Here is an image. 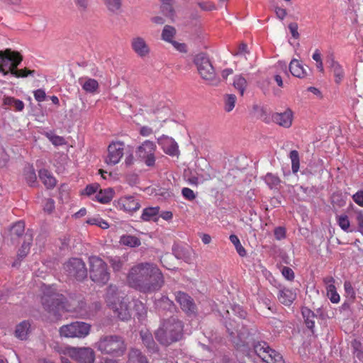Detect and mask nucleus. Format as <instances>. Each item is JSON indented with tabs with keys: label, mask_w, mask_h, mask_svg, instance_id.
Returning <instances> with one entry per match:
<instances>
[{
	"label": "nucleus",
	"mask_w": 363,
	"mask_h": 363,
	"mask_svg": "<svg viewBox=\"0 0 363 363\" xmlns=\"http://www.w3.org/2000/svg\"><path fill=\"white\" fill-rule=\"evenodd\" d=\"M194 63L197 67L201 77L211 84H216L218 80L216 79L214 68L209 58L203 53L195 56Z\"/></svg>",
	"instance_id": "8"
},
{
	"label": "nucleus",
	"mask_w": 363,
	"mask_h": 363,
	"mask_svg": "<svg viewBox=\"0 0 363 363\" xmlns=\"http://www.w3.org/2000/svg\"><path fill=\"white\" fill-rule=\"evenodd\" d=\"M91 325L84 322L76 321L64 325L59 329L60 335L66 338H84L90 333Z\"/></svg>",
	"instance_id": "6"
},
{
	"label": "nucleus",
	"mask_w": 363,
	"mask_h": 363,
	"mask_svg": "<svg viewBox=\"0 0 363 363\" xmlns=\"http://www.w3.org/2000/svg\"><path fill=\"white\" fill-rule=\"evenodd\" d=\"M176 301L186 313L189 315L195 313L196 306L192 298L189 295L184 292L179 291L176 294Z\"/></svg>",
	"instance_id": "18"
},
{
	"label": "nucleus",
	"mask_w": 363,
	"mask_h": 363,
	"mask_svg": "<svg viewBox=\"0 0 363 363\" xmlns=\"http://www.w3.org/2000/svg\"><path fill=\"white\" fill-rule=\"evenodd\" d=\"M119 242L121 245L128 247H136L141 245L140 240L138 237L131 235L121 236Z\"/></svg>",
	"instance_id": "30"
},
{
	"label": "nucleus",
	"mask_w": 363,
	"mask_h": 363,
	"mask_svg": "<svg viewBox=\"0 0 363 363\" xmlns=\"http://www.w3.org/2000/svg\"><path fill=\"white\" fill-rule=\"evenodd\" d=\"M55 208V202L52 199H49L45 201L44 210L48 213H51Z\"/></svg>",
	"instance_id": "64"
},
{
	"label": "nucleus",
	"mask_w": 363,
	"mask_h": 363,
	"mask_svg": "<svg viewBox=\"0 0 363 363\" xmlns=\"http://www.w3.org/2000/svg\"><path fill=\"white\" fill-rule=\"evenodd\" d=\"M233 86L241 96H243L247 86V82L242 75H236L234 77Z\"/></svg>",
	"instance_id": "36"
},
{
	"label": "nucleus",
	"mask_w": 363,
	"mask_h": 363,
	"mask_svg": "<svg viewBox=\"0 0 363 363\" xmlns=\"http://www.w3.org/2000/svg\"><path fill=\"white\" fill-rule=\"evenodd\" d=\"M35 99L38 102L44 101L46 98V94L42 89H37L33 91Z\"/></svg>",
	"instance_id": "54"
},
{
	"label": "nucleus",
	"mask_w": 363,
	"mask_h": 363,
	"mask_svg": "<svg viewBox=\"0 0 363 363\" xmlns=\"http://www.w3.org/2000/svg\"><path fill=\"white\" fill-rule=\"evenodd\" d=\"M46 136L55 146L62 145L65 143V139L61 136L55 135L52 133H47Z\"/></svg>",
	"instance_id": "49"
},
{
	"label": "nucleus",
	"mask_w": 363,
	"mask_h": 363,
	"mask_svg": "<svg viewBox=\"0 0 363 363\" xmlns=\"http://www.w3.org/2000/svg\"><path fill=\"white\" fill-rule=\"evenodd\" d=\"M175 35L176 29L171 26L166 25L162 31L161 37L164 41L172 43Z\"/></svg>",
	"instance_id": "38"
},
{
	"label": "nucleus",
	"mask_w": 363,
	"mask_h": 363,
	"mask_svg": "<svg viewBox=\"0 0 363 363\" xmlns=\"http://www.w3.org/2000/svg\"><path fill=\"white\" fill-rule=\"evenodd\" d=\"M324 283L326 284L327 296L333 303H337L340 302V297L336 291L334 285L335 280L332 277H326L324 279Z\"/></svg>",
	"instance_id": "21"
},
{
	"label": "nucleus",
	"mask_w": 363,
	"mask_h": 363,
	"mask_svg": "<svg viewBox=\"0 0 363 363\" xmlns=\"http://www.w3.org/2000/svg\"><path fill=\"white\" fill-rule=\"evenodd\" d=\"M127 281L132 288L143 293H152L162 288L164 277L155 264L145 262L138 264L130 269Z\"/></svg>",
	"instance_id": "1"
},
{
	"label": "nucleus",
	"mask_w": 363,
	"mask_h": 363,
	"mask_svg": "<svg viewBox=\"0 0 363 363\" xmlns=\"http://www.w3.org/2000/svg\"><path fill=\"white\" fill-rule=\"evenodd\" d=\"M296 298V293L294 290L283 288L279 290L278 294L279 301L286 305H291Z\"/></svg>",
	"instance_id": "24"
},
{
	"label": "nucleus",
	"mask_w": 363,
	"mask_h": 363,
	"mask_svg": "<svg viewBox=\"0 0 363 363\" xmlns=\"http://www.w3.org/2000/svg\"><path fill=\"white\" fill-rule=\"evenodd\" d=\"M354 201L360 206H363V191L357 192L353 195Z\"/></svg>",
	"instance_id": "61"
},
{
	"label": "nucleus",
	"mask_w": 363,
	"mask_h": 363,
	"mask_svg": "<svg viewBox=\"0 0 363 363\" xmlns=\"http://www.w3.org/2000/svg\"><path fill=\"white\" fill-rule=\"evenodd\" d=\"M289 158L291 162L292 172L296 174L298 172L300 167V160L298 151L291 150L289 153Z\"/></svg>",
	"instance_id": "40"
},
{
	"label": "nucleus",
	"mask_w": 363,
	"mask_h": 363,
	"mask_svg": "<svg viewBox=\"0 0 363 363\" xmlns=\"http://www.w3.org/2000/svg\"><path fill=\"white\" fill-rule=\"evenodd\" d=\"M140 336H141L143 343L146 345L147 347H148L150 349L154 348L155 342H154L152 335L149 332L142 331L140 333Z\"/></svg>",
	"instance_id": "43"
},
{
	"label": "nucleus",
	"mask_w": 363,
	"mask_h": 363,
	"mask_svg": "<svg viewBox=\"0 0 363 363\" xmlns=\"http://www.w3.org/2000/svg\"><path fill=\"white\" fill-rule=\"evenodd\" d=\"M281 273L284 278L289 281H292L294 279V271L288 267H284L281 270Z\"/></svg>",
	"instance_id": "53"
},
{
	"label": "nucleus",
	"mask_w": 363,
	"mask_h": 363,
	"mask_svg": "<svg viewBox=\"0 0 363 363\" xmlns=\"http://www.w3.org/2000/svg\"><path fill=\"white\" fill-rule=\"evenodd\" d=\"M28 240H29V242H23L18 252V257L19 259H23V258L26 257L27 256V255L29 253L31 238H29Z\"/></svg>",
	"instance_id": "47"
},
{
	"label": "nucleus",
	"mask_w": 363,
	"mask_h": 363,
	"mask_svg": "<svg viewBox=\"0 0 363 363\" xmlns=\"http://www.w3.org/2000/svg\"><path fill=\"white\" fill-rule=\"evenodd\" d=\"M329 67L335 77L336 83H340L344 77V72L341 65L336 62L333 57L328 60Z\"/></svg>",
	"instance_id": "26"
},
{
	"label": "nucleus",
	"mask_w": 363,
	"mask_h": 363,
	"mask_svg": "<svg viewBox=\"0 0 363 363\" xmlns=\"http://www.w3.org/2000/svg\"><path fill=\"white\" fill-rule=\"evenodd\" d=\"M183 323L176 317L164 320L155 333L156 339L162 345L179 340L183 334Z\"/></svg>",
	"instance_id": "2"
},
{
	"label": "nucleus",
	"mask_w": 363,
	"mask_h": 363,
	"mask_svg": "<svg viewBox=\"0 0 363 363\" xmlns=\"http://www.w3.org/2000/svg\"><path fill=\"white\" fill-rule=\"evenodd\" d=\"M25 225L23 221L16 223L11 228V233L16 237H20L24 233Z\"/></svg>",
	"instance_id": "44"
},
{
	"label": "nucleus",
	"mask_w": 363,
	"mask_h": 363,
	"mask_svg": "<svg viewBox=\"0 0 363 363\" xmlns=\"http://www.w3.org/2000/svg\"><path fill=\"white\" fill-rule=\"evenodd\" d=\"M344 288L347 296H350L352 298L354 297L355 293L353 289V287L350 281H345L344 284Z\"/></svg>",
	"instance_id": "60"
},
{
	"label": "nucleus",
	"mask_w": 363,
	"mask_h": 363,
	"mask_svg": "<svg viewBox=\"0 0 363 363\" xmlns=\"http://www.w3.org/2000/svg\"><path fill=\"white\" fill-rule=\"evenodd\" d=\"M30 324L28 321H23L16 325L15 335L20 340H26L30 331Z\"/></svg>",
	"instance_id": "29"
},
{
	"label": "nucleus",
	"mask_w": 363,
	"mask_h": 363,
	"mask_svg": "<svg viewBox=\"0 0 363 363\" xmlns=\"http://www.w3.org/2000/svg\"><path fill=\"white\" fill-rule=\"evenodd\" d=\"M2 107L8 108H13L16 111H21L24 108V103L11 96H4L2 98Z\"/></svg>",
	"instance_id": "22"
},
{
	"label": "nucleus",
	"mask_w": 363,
	"mask_h": 363,
	"mask_svg": "<svg viewBox=\"0 0 363 363\" xmlns=\"http://www.w3.org/2000/svg\"><path fill=\"white\" fill-rule=\"evenodd\" d=\"M130 46L133 51L140 57H146L150 53V48L145 38L135 35L130 40Z\"/></svg>",
	"instance_id": "16"
},
{
	"label": "nucleus",
	"mask_w": 363,
	"mask_h": 363,
	"mask_svg": "<svg viewBox=\"0 0 363 363\" xmlns=\"http://www.w3.org/2000/svg\"><path fill=\"white\" fill-rule=\"evenodd\" d=\"M160 211L159 207H148L145 208L143 211L141 215V219L144 221H150L152 220H156Z\"/></svg>",
	"instance_id": "33"
},
{
	"label": "nucleus",
	"mask_w": 363,
	"mask_h": 363,
	"mask_svg": "<svg viewBox=\"0 0 363 363\" xmlns=\"http://www.w3.org/2000/svg\"><path fill=\"white\" fill-rule=\"evenodd\" d=\"M158 144L166 154L170 156L179 155L178 145L173 138L163 135L158 138Z\"/></svg>",
	"instance_id": "19"
},
{
	"label": "nucleus",
	"mask_w": 363,
	"mask_h": 363,
	"mask_svg": "<svg viewBox=\"0 0 363 363\" xmlns=\"http://www.w3.org/2000/svg\"><path fill=\"white\" fill-rule=\"evenodd\" d=\"M286 231L285 229L282 227H278L274 230V236L277 240H281L285 238Z\"/></svg>",
	"instance_id": "59"
},
{
	"label": "nucleus",
	"mask_w": 363,
	"mask_h": 363,
	"mask_svg": "<svg viewBox=\"0 0 363 363\" xmlns=\"http://www.w3.org/2000/svg\"><path fill=\"white\" fill-rule=\"evenodd\" d=\"M128 363H149L147 357L137 349H132L128 354Z\"/></svg>",
	"instance_id": "31"
},
{
	"label": "nucleus",
	"mask_w": 363,
	"mask_h": 363,
	"mask_svg": "<svg viewBox=\"0 0 363 363\" xmlns=\"http://www.w3.org/2000/svg\"><path fill=\"white\" fill-rule=\"evenodd\" d=\"M78 82L82 87L83 90L88 93H95L99 89L98 82L96 79L88 77L79 78Z\"/></svg>",
	"instance_id": "23"
},
{
	"label": "nucleus",
	"mask_w": 363,
	"mask_h": 363,
	"mask_svg": "<svg viewBox=\"0 0 363 363\" xmlns=\"http://www.w3.org/2000/svg\"><path fill=\"white\" fill-rule=\"evenodd\" d=\"M23 175L27 183L30 186H33L37 179L34 169L32 167L25 168Z\"/></svg>",
	"instance_id": "41"
},
{
	"label": "nucleus",
	"mask_w": 363,
	"mask_h": 363,
	"mask_svg": "<svg viewBox=\"0 0 363 363\" xmlns=\"http://www.w3.org/2000/svg\"><path fill=\"white\" fill-rule=\"evenodd\" d=\"M89 264L92 281L99 284H105L109 279L106 263L99 257L92 256L89 258Z\"/></svg>",
	"instance_id": "7"
},
{
	"label": "nucleus",
	"mask_w": 363,
	"mask_h": 363,
	"mask_svg": "<svg viewBox=\"0 0 363 363\" xmlns=\"http://www.w3.org/2000/svg\"><path fill=\"white\" fill-rule=\"evenodd\" d=\"M155 305L158 310L172 311L174 309L173 302L165 296H162L160 299L156 300Z\"/></svg>",
	"instance_id": "32"
},
{
	"label": "nucleus",
	"mask_w": 363,
	"mask_h": 363,
	"mask_svg": "<svg viewBox=\"0 0 363 363\" xmlns=\"http://www.w3.org/2000/svg\"><path fill=\"white\" fill-rule=\"evenodd\" d=\"M185 251H186L185 249H184L183 247H181L178 245H174L172 247L173 254H174V257L178 259H180L181 258H184L183 255H184Z\"/></svg>",
	"instance_id": "55"
},
{
	"label": "nucleus",
	"mask_w": 363,
	"mask_h": 363,
	"mask_svg": "<svg viewBox=\"0 0 363 363\" xmlns=\"http://www.w3.org/2000/svg\"><path fill=\"white\" fill-rule=\"evenodd\" d=\"M264 181L271 189L277 186L280 182L278 177L271 173H268L266 174V176L264 177Z\"/></svg>",
	"instance_id": "46"
},
{
	"label": "nucleus",
	"mask_w": 363,
	"mask_h": 363,
	"mask_svg": "<svg viewBox=\"0 0 363 363\" xmlns=\"http://www.w3.org/2000/svg\"><path fill=\"white\" fill-rule=\"evenodd\" d=\"M303 317L305 320V323L308 328L312 330L315 326V318L314 313L308 308L303 307L301 310Z\"/></svg>",
	"instance_id": "35"
},
{
	"label": "nucleus",
	"mask_w": 363,
	"mask_h": 363,
	"mask_svg": "<svg viewBox=\"0 0 363 363\" xmlns=\"http://www.w3.org/2000/svg\"><path fill=\"white\" fill-rule=\"evenodd\" d=\"M156 148L154 142L147 140L137 148L136 155L147 166L152 167L155 162V153Z\"/></svg>",
	"instance_id": "13"
},
{
	"label": "nucleus",
	"mask_w": 363,
	"mask_h": 363,
	"mask_svg": "<svg viewBox=\"0 0 363 363\" xmlns=\"http://www.w3.org/2000/svg\"><path fill=\"white\" fill-rule=\"evenodd\" d=\"M125 262V259L120 257H113L109 259V262L111 263L113 270L119 271Z\"/></svg>",
	"instance_id": "45"
},
{
	"label": "nucleus",
	"mask_w": 363,
	"mask_h": 363,
	"mask_svg": "<svg viewBox=\"0 0 363 363\" xmlns=\"http://www.w3.org/2000/svg\"><path fill=\"white\" fill-rule=\"evenodd\" d=\"M354 213L356 214L355 220L358 226L356 231H359L363 235V211L357 209L354 211Z\"/></svg>",
	"instance_id": "48"
},
{
	"label": "nucleus",
	"mask_w": 363,
	"mask_h": 363,
	"mask_svg": "<svg viewBox=\"0 0 363 363\" xmlns=\"http://www.w3.org/2000/svg\"><path fill=\"white\" fill-rule=\"evenodd\" d=\"M9 161V156L5 150L0 147V167L6 166Z\"/></svg>",
	"instance_id": "57"
},
{
	"label": "nucleus",
	"mask_w": 363,
	"mask_h": 363,
	"mask_svg": "<svg viewBox=\"0 0 363 363\" xmlns=\"http://www.w3.org/2000/svg\"><path fill=\"white\" fill-rule=\"evenodd\" d=\"M236 96L234 94H226L224 98V108L225 111L230 112L231 111L236 103Z\"/></svg>",
	"instance_id": "42"
},
{
	"label": "nucleus",
	"mask_w": 363,
	"mask_h": 363,
	"mask_svg": "<svg viewBox=\"0 0 363 363\" xmlns=\"http://www.w3.org/2000/svg\"><path fill=\"white\" fill-rule=\"evenodd\" d=\"M182 193L183 196L189 201L194 200L196 197L194 191L189 188H186V187L183 188Z\"/></svg>",
	"instance_id": "56"
},
{
	"label": "nucleus",
	"mask_w": 363,
	"mask_h": 363,
	"mask_svg": "<svg viewBox=\"0 0 363 363\" xmlns=\"http://www.w3.org/2000/svg\"><path fill=\"white\" fill-rule=\"evenodd\" d=\"M232 310L240 318H244L246 315V312L238 305L234 306Z\"/></svg>",
	"instance_id": "62"
},
{
	"label": "nucleus",
	"mask_w": 363,
	"mask_h": 363,
	"mask_svg": "<svg viewBox=\"0 0 363 363\" xmlns=\"http://www.w3.org/2000/svg\"><path fill=\"white\" fill-rule=\"evenodd\" d=\"M39 177L47 188H53L56 184V179L52 173L43 169L39 171Z\"/></svg>",
	"instance_id": "28"
},
{
	"label": "nucleus",
	"mask_w": 363,
	"mask_h": 363,
	"mask_svg": "<svg viewBox=\"0 0 363 363\" xmlns=\"http://www.w3.org/2000/svg\"><path fill=\"white\" fill-rule=\"evenodd\" d=\"M33 73H34V70H29L27 69L18 70L16 68V69H14L13 72H11V75H13L16 77H28V75H33Z\"/></svg>",
	"instance_id": "51"
},
{
	"label": "nucleus",
	"mask_w": 363,
	"mask_h": 363,
	"mask_svg": "<svg viewBox=\"0 0 363 363\" xmlns=\"http://www.w3.org/2000/svg\"><path fill=\"white\" fill-rule=\"evenodd\" d=\"M289 29L294 38L298 39L299 38V33L298 32V24L296 23H291L289 25Z\"/></svg>",
	"instance_id": "58"
},
{
	"label": "nucleus",
	"mask_w": 363,
	"mask_h": 363,
	"mask_svg": "<svg viewBox=\"0 0 363 363\" xmlns=\"http://www.w3.org/2000/svg\"><path fill=\"white\" fill-rule=\"evenodd\" d=\"M64 354L79 363H94L95 352L91 347H67Z\"/></svg>",
	"instance_id": "9"
},
{
	"label": "nucleus",
	"mask_w": 363,
	"mask_h": 363,
	"mask_svg": "<svg viewBox=\"0 0 363 363\" xmlns=\"http://www.w3.org/2000/svg\"><path fill=\"white\" fill-rule=\"evenodd\" d=\"M291 74L298 78H303L306 76V72L302 64L296 59H293L289 65Z\"/></svg>",
	"instance_id": "25"
},
{
	"label": "nucleus",
	"mask_w": 363,
	"mask_h": 363,
	"mask_svg": "<svg viewBox=\"0 0 363 363\" xmlns=\"http://www.w3.org/2000/svg\"><path fill=\"white\" fill-rule=\"evenodd\" d=\"M86 223L89 225H96L102 229H108L109 228V224L107 221L102 219L99 216H95L91 218H89L86 220Z\"/></svg>",
	"instance_id": "39"
},
{
	"label": "nucleus",
	"mask_w": 363,
	"mask_h": 363,
	"mask_svg": "<svg viewBox=\"0 0 363 363\" xmlns=\"http://www.w3.org/2000/svg\"><path fill=\"white\" fill-rule=\"evenodd\" d=\"M275 13L277 17L280 20H284L287 14L286 9L281 7L275 8Z\"/></svg>",
	"instance_id": "63"
},
{
	"label": "nucleus",
	"mask_w": 363,
	"mask_h": 363,
	"mask_svg": "<svg viewBox=\"0 0 363 363\" xmlns=\"http://www.w3.org/2000/svg\"><path fill=\"white\" fill-rule=\"evenodd\" d=\"M254 350L257 355L266 363H284L282 356L271 349L265 342L255 345Z\"/></svg>",
	"instance_id": "11"
},
{
	"label": "nucleus",
	"mask_w": 363,
	"mask_h": 363,
	"mask_svg": "<svg viewBox=\"0 0 363 363\" xmlns=\"http://www.w3.org/2000/svg\"><path fill=\"white\" fill-rule=\"evenodd\" d=\"M22 61V58L18 52L6 50L0 52V73L6 75L13 72Z\"/></svg>",
	"instance_id": "10"
},
{
	"label": "nucleus",
	"mask_w": 363,
	"mask_h": 363,
	"mask_svg": "<svg viewBox=\"0 0 363 363\" xmlns=\"http://www.w3.org/2000/svg\"><path fill=\"white\" fill-rule=\"evenodd\" d=\"M104 1L111 13L118 14L121 11L122 0H104Z\"/></svg>",
	"instance_id": "37"
},
{
	"label": "nucleus",
	"mask_w": 363,
	"mask_h": 363,
	"mask_svg": "<svg viewBox=\"0 0 363 363\" xmlns=\"http://www.w3.org/2000/svg\"><path fill=\"white\" fill-rule=\"evenodd\" d=\"M226 328L231 337H237L238 341L233 340L237 346L248 344L246 340L249 336V333L242 323L240 324L235 320H230L227 323Z\"/></svg>",
	"instance_id": "14"
},
{
	"label": "nucleus",
	"mask_w": 363,
	"mask_h": 363,
	"mask_svg": "<svg viewBox=\"0 0 363 363\" xmlns=\"http://www.w3.org/2000/svg\"><path fill=\"white\" fill-rule=\"evenodd\" d=\"M117 208L126 213H132L140 208V201L133 196H125L120 198L117 201Z\"/></svg>",
	"instance_id": "17"
},
{
	"label": "nucleus",
	"mask_w": 363,
	"mask_h": 363,
	"mask_svg": "<svg viewBox=\"0 0 363 363\" xmlns=\"http://www.w3.org/2000/svg\"><path fill=\"white\" fill-rule=\"evenodd\" d=\"M65 297L56 291V289L53 286H45L43 290L42 296V303L44 308L48 313L58 317L61 315V313L68 309L65 306Z\"/></svg>",
	"instance_id": "4"
},
{
	"label": "nucleus",
	"mask_w": 363,
	"mask_h": 363,
	"mask_svg": "<svg viewBox=\"0 0 363 363\" xmlns=\"http://www.w3.org/2000/svg\"><path fill=\"white\" fill-rule=\"evenodd\" d=\"M134 306L138 318H143L147 312L145 305L142 302L136 301L134 303Z\"/></svg>",
	"instance_id": "50"
},
{
	"label": "nucleus",
	"mask_w": 363,
	"mask_h": 363,
	"mask_svg": "<svg viewBox=\"0 0 363 363\" xmlns=\"http://www.w3.org/2000/svg\"><path fill=\"white\" fill-rule=\"evenodd\" d=\"M336 221L340 228L346 233H353L356 228L351 226L349 217L345 214L337 215Z\"/></svg>",
	"instance_id": "27"
},
{
	"label": "nucleus",
	"mask_w": 363,
	"mask_h": 363,
	"mask_svg": "<svg viewBox=\"0 0 363 363\" xmlns=\"http://www.w3.org/2000/svg\"><path fill=\"white\" fill-rule=\"evenodd\" d=\"M64 270L67 276L77 280H82L87 275L84 262L79 258H72L64 264Z\"/></svg>",
	"instance_id": "12"
},
{
	"label": "nucleus",
	"mask_w": 363,
	"mask_h": 363,
	"mask_svg": "<svg viewBox=\"0 0 363 363\" xmlns=\"http://www.w3.org/2000/svg\"><path fill=\"white\" fill-rule=\"evenodd\" d=\"M99 189V185L98 184H96V183L91 184L86 186V187L84 190L83 194H84L87 196H91L94 194H96L98 193Z\"/></svg>",
	"instance_id": "52"
},
{
	"label": "nucleus",
	"mask_w": 363,
	"mask_h": 363,
	"mask_svg": "<svg viewBox=\"0 0 363 363\" xmlns=\"http://www.w3.org/2000/svg\"><path fill=\"white\" fill-rule=\"evenodd\" d=\"M106 302L115 315L121 320L130 318V306L128 298L123 297L115 286H109L106 294Z\"/></svg>",
	"instance_id": "3"
},
{
	"label": "nucleus",
	"mask_w": 363,
	"mask_h": 363,
	"mask_svg": "<svg viewBox=\"0 0 363 363\" xmlns=\"http://www.w3.org/2000/svg\"><path fill=\"white\" fill-rule=\"evenodd\" d=\"M124 143L121 142H114L111 143L108 147V155L106 162L109 165L118 164L123 155Z\"/></svg>",
	"instance_id": "15"
},
{
	"label": "nucleus",
	"mask_w": 363,
	"mask_h": 363,
	"mask_svg": "<svg viewBox=\"0 0 363 363\" xmlns=\"http://www.w3.org/2000/svg\"><path fill=\"white\" fill-rule=\"evenodd\" d=\"M113 196V191L111 189H100L95 195V199L100 203H107Z\"/></svg>",
	"instance_id": "34"
},
{
	"label": "nucleus",
	"mask_w": 363,
	"mask_h": 363,
	"mask_svg": "<svg viewBox=\"0 0 363 363\" xmlns=\"http://www.w3.org/2000/svg\"><path fill=\"white\" fill-rule=\"evenodd\" d=\"M94 346L102 354L116 357L123 355L125 350L123 339L116 335L101 336Z\"/></svg>",
	"instance_id": "5"
},
{
	"label": "nucleus",
	"mask_w": 363,
	"mask_h": 363,
	"mask_svg": "<svg viewBox=\"0 0 363 363\" xmlns=\"http://www.w3.org/2000/svg\"><path fill=\"white\" fill-rule=\"evenodd\" d=\"M294 113L290 108H286L283 113H275L272 115L273 121L279 125L289 128L292 125Z\"/></svg>",
	"instance_id": "20"
}]
</instances>
